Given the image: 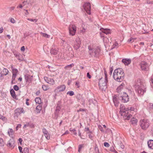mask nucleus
I'll list each match as a JSON object with an SVG mask.
<instances>
[{"label":"nucleus","instance_id":"37998d69","mask_svg":"<svg viewBox=\"0 0 153 153\" xmlns=\"http://www.w3.org/2000/svg\"><path fill=\"white\" fill-rule=\"evenodd\" d=\"M13 88L16 91H17L19 90V88L18 86L16 85H14L13 86Z\"/></svg>","mask_w":153,"mask_h":153},{"label":"nucleus","instance_id":"39448f33","mask_svg":"<svg viewBox=\"0 0 153 153\" xmlns=\"http://www.w3.org/2000/svg\"><path fill=\"white\" fill-rule=\"evenodd\" d=\"M108 81H106L104 79L101 78L99 83V85L100 89L102 91H105L107 88V83Z\"/></svg>","mask_w":153,"mask_h":153},{"label":"nucleus","instance_id":"9d476101","mask_svg":"<svg viewBox=\"0 0 153 153\" xmlns=\"http://www.w3.org/2000/svg\"><path fill=\"white\" fill-rule=\"evenodd\" d=\"M44 79L47 83L50 85H54L55 84V81L52 78H49L47 76H45L44 77Z\"/></svg>","mask_w":153,"mask_h":153},{"label":"nucleus","instance_id":"a878e982","mask_svg":"<svg viewBox=\"0 0 153 153\" xmlns=\"http://www.w3.org/2000/svg\"><path fill=\"white\" fill-rule=\"evenodd\" d=\"M42 109V106L40 105H38L36 108V111L37 113L40 112Z\"/></svg>","mask_w":153,"mask_h":153},{"label":"nucleus","instance_id":"680f3d73","mask_svg":"<svg viewBox=\"0 0 153 153\" xmlns=\"http://www.w3.org/2000/svg\"><path fill=\"white\" fill-rule=\"evenodd\" d=\"M120 147L122 149H123L124 148V146L122 143L120 144Z\"/></svg>","mask_w":153,"mask_h":153},{"label":"nucleus","instance_id":"393cba45","mask_svg":"<svg viewBox=\"0 0 153 153\" xmlns=\"http://www.w3.org/2000/svg\"><path fill=\"white\" fill-rule=\"evenodd\" d=\"M35 101L36 104H40L42 103L41 98L39 97H36L35 99Z\"/></svg>","mask_w":153,"mask_h":153},{"label":"nucleus","instance_id":"e2e57ef3","mask_svg":"<svg viewBox=\"0 0 153 153\" xmlns=\"http://www.w3.org/2000/svg\"><path fill=\"white\" fill-rule=\"evenodd\" d=\"M40 93V92L39 91H37L36 93V95H38Z\"/></svg>","mask_w":153,"mask_h":153},{"label":"nucleus","instance_id":"a19ab883","mask_svg":"<svg viewBox=\"0 0 153 153\" xmlns=\"http://www.w3.org/2000/svg\"><path fill=\"white\" fill-rule=\"evenodd\" d=\"M104 74L105 75V79H104L106 81H108V75L107 72L106 71H104Z\"/></svg>","mask_w":153,"mask_h":153},{"label":"nucleus","instance_id":"09e8293b","mask_svg":"<svg viewBox=\"0 0 153 153\" xmlns=\"http://www.w3.org/2000/svg\"><path fill=\"white\" fill-rule=\"evenodd\" d=\"M1 119L3 121H5L7 120V119L5 117L2 116Z\"/></svg>","mask_w":153,"mask_h":153},{"label":"nucleus","instance_id":"dca6fc26","mask_svg":"<svg viewBox=\"0 0 153 153\" xmlns=\"http://www.w3.org/2000/svg\"><path fill=\"white\" fill-rule=\"evenodd\" d=\"M81 42L79 39L76 41L74 45V48L76 50H77L80 47Z\"/></svg>","mask_w":153,"mask_h":153},{"label":"nucleus","instance_id":"6ab92c4d","mask_svg":"<svg viewBox=\"0 0 153 153\" xmlns=\"http://www.w3.org/2000/svg\"><path fill=\"white\" fill-rule=\"evenodd\" d=\"M122 62L125 65H128L130 64L131 62V60L130 59H124L122 60Z\"/></svg>","mask_w":153,"mask_h":153},{"label":"nucleus","instance_id":"ea45409f","mask_svg":"<svg viewBox=\"0 0 153 153\" xmlns=\"http://www.w3.org/2000/svg\"><path fill=\"white\" fill-rule=\"evenodd\" d=\"M10 22L13 24L15 23L16 22V21L15 19L12 18H11L10 19Z\"/></svg>","mask_w":153,"mask_h":153},{"label":"nucleus","instance_id":"4468645a","mask_svg":"<svg viewBox=\"0 0 153 153\" xmlns=\"http://www.w3.org/2000/svg\"><path fill=\"white\" fill-rule=\"evenodd\" d=\"M32 76H30L28 74H27L25 76V79L27 83H30L32 80Z\"/></svg>","mask_w":153,"mask_h":153},{"label":"nucleus","instance_id":"aec40b11","mask_svg":"<svg viewBox=\"0 0 153 153\" xmlns=\"http://www.w3.org/2000/svg\"><path fill=\"white\" fill-rule=\"evenodd\" d=\"M124 84L122 83L117 88V91L118 93H120L123 90V88L124 87Z\"/></svg>","mask_w":153,"mask_h":153},{"label":"nucleus","instance_id":"412c9836","mask_svg":"<svg viewBox=\"0 0 153 153\" xmlns=\"http://www.w3.org/2000/svg\"><path fill=\"white\" fill-rule=\"evenodd\" d=\"M102 32L107 34L111 33L110 30L108 29H104L103 28H101L100 29Z\"/></svg>","mask_w":153,"mask_h":153},{"label":"nucleus","instance_id":"c03bdc74","mask_svg":"<svg viewBox=\"0 0 153 153\" xmlns=\"http://www.w3.org/2000/svg\"><path fill=\"white\" fill-rule=\"evenodd\" d=\"M83 147V145H80L79 146L78 151L80 152L81 149Z\"/></svg>","mask_w":153,"mask_h":153},{"label":"nucleus","instance_id":"69168bd1","mask_svg":"<svg viewBox=\"0 0 153 153\" xmlns=\"http://www.w3.org/2000/svg\"><path fill=\"white\" fill-rule=\"evenodd\" d=\"M28 125H29L28 124L25 125L24 126L23 128H26L28 126Z\"/></svg>","mask_w":153,"mask_h":153},{"label":"nucleus","instance_id":"423d86ee","mask_svg":"<svg viewBox=\"0 0 153 153\" xmlns=\"http://www.w3.org/2000/svg\"><path fill=\"white\" fill-rule=\"evenodd\" d=\"M120 100L123 102H127L129 101V97L126 93L123 92L120 95Z\"/></svg>","mask_w":153,"mask_h":153},{"label":"nucleus","instance_id":"49530a36","mask_svg":"<svg viewBox=\"0 0 153 153\" xmlns=\"http://www.w3.org/2000/svg\"><path fill=\"white\" fill-rule=\"evenodd\" d=\"M18 148L20 152L21 153H23V152L22 150V148L20 146H19Z\"/></svg>","mask_w":153,"mask_h":153},{"label":"nucleus","instance_id":"79ce46f5","mask_svg":"<svg viewBox=\"0 0 153 153\" xmlns=\"http://www.w3.org/2000/svg\"><path fill=\"white\" fill-rule=\"evenodd\" d=\"M108 39L107 37H104L103 38V41L104 42L106 43L107 44L108 43Z\"/></svg>","mask_w":153,"mask_h":153},{"label":"nucleus","instance_id":"c9c22d12","mask_svg":"<svg viewBox=\"0 0 153 153\" xmlns=\"http://www.w3.org/2000/svg\"><path fill=\"white\" fill-rule=\"evenodd\" d=\"M42 88L43 90L44 91H47L49 89L48 86L45 85H43L42 86Z\"/></svg>","mask_w":153,"mask_h":153},{"label":"nucleus","instance_id":"bf43d9fd","mask_svg":"<svg viewBox=\"0 0 153 153\" xmlns=\"http://www.w3.org/2000/svg\"><path fill=\"white\" fill-rule=\"evenodd\" d=\"M3 31V27H2L0 28V33H2Z\"/></svg>","mask_w":153,"mask_h":153},{"label":"nucleus","instance_id":"58836bf2","mask_svg":"<svg viewBox=\"0 0 153 153\" xmlns=\"http://www.w3.org/2000/svg\"><path fill=\"white\" fill-rule=\"evenodd\" d=\"M129 109V111H136L137 109H135L133 107H131L130 108V109Z\"/></svg>","mask_w":153,"mask_h":153},{"label":"nucleus","instance_id":"0e129e2a","mask_svg":"<svg viewBox=\"0 0 153 153\" xmlns=\"http://www.w3.org/2000/svg\"><path fill=\"white\" fill-rule=\"evenodd\" d=\"M71 64L70 65H68L67 66H66L65 68H67L69 67H71Z\"/></svg>","mask_w":153,"mask_h":153},{"label":"nucleus","instance_id":"13d9d810","mask_svg":"<svg viewBox=\"0 0 153 153\" xmlns=\"http://www.w3.org/2000/svg\"><path fill=\"white\" fill-rule=\"evenodd\" d=\"M76 85L77 86V88H79V82H76Z\"/></svg>","mask_w":153,"mask_h":153},{"label":"nucleus","instance_id":"cd10ccee","mask_svg":"<svg viewBox=\"0 0 153 153\" xmlns=\"http://www.w3.org/2000/svg\"><path fill=\"white\" fill-rule=\"evenodd\" d=\"M58 52V49H52L51 51V54L53 55H56L57 53Z\"/></svg>","mask_w":153,"mask_h":153},{"label":"nucleus","instance_id":"6e6552de","mask_svg":"<svg viewBox=\"0 0 153 153\" xmlns=\"http://www.w3.org/2000/svg\"><path fill=\"white\" fill-rule=\"evenodd\" d=\"M11 69L12 70V76L11 83L12 84H15V78L18 71L17 69L14 68L13 67H11Z\"/></svg>","mask_w":153,"mask_h":153},{"label":"nucleus","instance_id":"72a5a7b5","mask_svg":"<svg viewBox=\"0 0 153 153\" xmlns=\"http://www.w3.org/2000/svg\"><path fill=\"white\" fill-rule=\"evenodd\" d=\"M87 133L88 134L89 138L92 139L93 137L92 135L91 132V131H89L87 132Z\"/></svg>","mask_w":153,"mask_h":153},{"label":"nucleus","instance_id":"ddd939ff","mask_svg":"<svg viewBox=\"0 0 153 153\" xmlns=\"http://www.w3.org/2000/svg\"><path fill=\"white\" fill-rule=\"evenodd\" d=\"M66 86L65 85H62L58 86L55 89V90L58 92L63 91L65 90Z\"/></svg>","mask_w":153,"mask_h":153},{"label":"nucleus","instance_id":"a211bd4d","mask_svg":"<svg viewBox=\"0 0 153 153\" xmlns=\"http://www.w3.org/2000/svg\"><path fill=\"white\" fill-rule=\"evenodd\" d=\"M42 132L44 134L46 139L47 140H49L50 139V136L46 129L45 128H43Z\"/></svg>","mask_w":153,"mask_h":153},{"label":"nucleus","instance_id":"de8ad7c7","mask_svg":"<svg viewBox=\"0 0 153 153\" xmlns=\"http://www.w3.org/2000/svg\"><path fill=\"white\" fill-rule=\"evenodd\" d=\"M134 40V39L132 38H130L128 40L129 42H132Z\"/></svg>","mask_w":153,"mask_h":153},{"label":"nucleus","instance_id":"c85d7f7f","mask_svg":"<svg viewBox=\"0 0 153 153\" xmlns=\"http://www.w3.org/2000/svg\"><path fill=\"white\" fill-rule=\"evenodd\" d=\"M131 122L132 124L134 125H135L137 124V120L135 118H133L131 120Z\"/></svg>","mask_w":153,"mask_h":153},{"label":"nucleus","instance_id":"3c124183","mask_svg":"<svg viewBox=\"0 0 153 153\" xmlns=\"http://www.w3.org/2000/svg\"><path fill=\"white\" fill-rule=\"evenodd\" d=\"M85 32V30L84 28H83L80 31V32L82 33L83 34H84Z\"/></svg>","mask_w":153,"mask_h":153},{"label":"nucleus","instance_id":"e433bc0d","mask_svg":"<svg viewBox=\"0 0 153 153\" xmlns=\"http://www.w3.org/2000/svg\"><path fill=\"white\" fill-rule=\"evenodd\" d=\"M24 153H29V149L28 148L25 147L23 149Z\"/></svg>","mask_w":153,"mask_h":153},{"label":"nucleus","instance_id":"c756f323","mask_svg":"<svg viewBox=\"0 0 153 153\" xmlns=\"http://www.w3.org/2000/svg\"><path fill=\"white\" fill-rule=\"evenodd\" d=\"M40 33L42 36L46 38H49L50 37V36L46 33L41 32Z\"/></svg>","mask_w":153,"mask_h":153},{"label":"nucleus","instance_id":"774afa93","mask_svg":"<svg viewBox=\"0 0 153 153\" xmlns=\"http://www.w3.org/2000/svg\"><path fill=\"white\" fill-rule=\"evenodd\" d=\"M22 7H23V6L22 4H20L19 5V6H18L17 7V8L19 7L20 8H22Z\"/></svg>","mask_w":153,"mask_h":153},{"label":"nucleus","instance_id":"864d4df0","mask_svg":"<svg viewBox=\"0 0 153 153\" xmlns=\"http://www.w3.org/2000/svg\"><path fill=\"white\" fill-rule=\"evenodd\" d=\"M25 46H23L21 48V50L22 51H25Z\"/></svg>","mask_w":153,"mask_h":153},{"label":"nucleus","instance_id":"4c0bfd02","mask_svg":"<svg viewBox=\"0 0 153 153\" xmlns=\"http://www.w3.org/2000/svg\"><path fill=\"white\" fill-rule=\"evenodd\" d=\"M67 94H69L70 96H73L74 94V93L73 91H68L67 93Z\"/></svg>","mask_w":153,"mask_h":153},{"label":"nucleus","instance_id":"0eeeda50","mask_svg":"<svg viewBox=\"0 0 153 153\" xmlns=\"http://www.w3.org/2000/svg\"><path fill=\"white\" fill-rule=\"evenodd\" d=\"M140 123L141 127L143 129H146L149 126V121L146 119L141 120L140 121Z\"/></svg>","mask_w":153,"mask_h":153},{"label":"nucleus","instance_id":"8fccbe9b","mask_svg":"<svg viewBox=\"0 0 153 153\" xmlns=\"http://www.w3.org/2000/svg\"><path fill=\"white\" fill-rule=\"evenodd\" d=\"M149 108L150 110L153 109V104H150Z\"/></svg>","mask_w":153,"mask_h":153},{"label":"nucleus","instance_id":"bb28decb","mask_svg":"<svg viewBox=\"0 0 153 153\" xmlns=\"http://www.w3.org/2000/svg\"><path fill=\"white\" fill-rule=\"evenodd\" d=\"M9 71L6 68H4L2 72V74L3 75H6L8 73Z\"/></svg>","mask_w":153,"mask_h":153},{"label":"nucleus","instance_id":"7ed1b4c3","mask_svg":"<svg viewBox=\"0 0 153 153\" xmlns=\"http://www.w3.org/2000/svg\"><path fill=\"white\" fill-rule=\"evenodd\" d=\"M135 88L138 93L142 95L146 92V84L143 82L138 81L135 86Z\"/></svg>","mask_w":153,"mask_h":153},{"label":"nucleus","instance_id":"9b49d317","mask_svg":"<svg viewBox=\"0 0 153 153\" xmlns=\"http://www.w3.org/2000/svg\"><path fill=\"white\" fill-rule=\"evenodd\" d=\"M141 68L142 70L146 71L148 69L149 65L146 62H141L140 64Z\"/></svg>","mask_w":153,"mask_h":153},{"label":"nucleus","instance_id":"4be33fe9","mask_svg":"<svg viewBox=\"0 0 153 153\" xmlns=\"http://www.w3.org/2000/svg\"><path fill=\"white\" fill-rule=\"evenodd\" d=\"M148 144L149 147L152 149H153V140H150L148 142Z\"/></svg>","mask_w":153,"mask_h":153},{"label":"nucleus","instance_id":"20e7f679","mask_svg":"<svg viewBox=\"0 0 153 153\" xmlns=\"http://www.w3.org/2000/svg\"><path fill=\"white\" fill-rule=\"evenodd\" d=\"M89 52L90 55L94 56L98 54L100 51V48L99 47L93 45H90L88 47Z\"/></svg>","mask_w":153,"mask_h":153},{"label":"nucleus","instance_id":"4d7b16f0","mask_svg":"<svg viewBox=\"0 0 153 153\" xmlns=\"http://www.w3.org/2000/svg\"><path fill=\"white\" fill-rule=\"evenodd\" d=\"M99 128L101 131H104V130L102 128L101 126H99Z\"/></svg>","mask_w":153,"mask_h":153},{"label":"nucleus","instance_id":"f704fd0d","mask_svg":"<svg viewBox=\"0 0 153 153\" xmlns=\"http://www.w3.org/2000/svg\"><path fill=\"white\" fill-rule=\"evenodd\" d=\"M27 19L28 20L30 21L31 22H37V21H38V19H32L28 18V19Z\"/></svg>","mask_w":153,"mask_h":153},{"label":"nucleus","instance_id":"b1692460","mask_svg":"<svg viewBox=\"0 0 153 153\" xmlns=\"http://www.w3.org/2000/svg\"><path fill=\"white\" fill-rule=\"evenodd\" d=\"M8 133L9 136L12 137L14 134L13 130L11 128H9L8 131Z\"/></svg>","mask_w":153,"mask_h":153},{"label":"nucleus","instance_id":"f8f14e48","mask_svg":"<svg viewBox=\"0 0 153 153\" xmlns=\"http://www.w3.org/2000/svg\"><path fill=\"white\" fill-rule=\"evenodd\" d=\"M83 7L87 13L89 14H91V4L89 3H86L84 4Z\"/></svg>","mask_w":153,"mask_h":153},{"label":"nucleus","instance_id":"5fc2aeb1","mask_svg":"<svg viewBox=\"0 0 153 153\" xmlns=\"http://www.w3.org/2000/svg\"><path fill=\"white\" fill-rule=\"evenodd\" d=\"M19 143L20 145H22V140L21 138H19Z\"/></svg>","mask_w":153,"mask_h":153},{"label":"nucleus","instance_id":"052dcab7","mask_svg":"<svg viewBox=\"0 0 153 153\" xmlns=\"http://www.w3.org/2000/svg\"><path fill=\"white\" fill-rule=\"evenodd\" d=\"M24 10L26 11V12L25 13V15H28L29 14V13L27 11V10Z\"/></svg>","mask_w":153,"mask_h":153},{"label":"nucleus","instance_id":"f03ea898","mask_svg":"<svg viewBox=\"0 0 153 153\" xmlns=\"http://www.w3.org/2000/svg\"><path fill=\"white\" fill-rule=\"evenodd\" d=\"M129 112L128 108L123 105L120 106V113L124 119L128 120L131 117L132 115L128 113Z\"/></svg>","mask_w":153,"mask_h":153},{"label":"nucleus","instance_id":"5701e85b","mask_svg":"<svg viewBox=\"0 0 153 153\" xmlns=\"http://www.w3.org/2000/svg\"><path fill=\"white\" fill-rule=\"evenodd\" d=\"M15 112L16 113H18L19 114L22 113H24V111L22 108H19L16 109L15 110Z\"/></svg>","mask_w":153,"mask_h":153},{"label":"nucleus","instance_id":"f257e3e1","mask_svg":"<svg viewBox=\"0 0 153 153\" xmlns=\"http://www.w3.org/2000/svg\"><path fill=\"white\" fill-rule=\"evenodd\" d=\"M124 73L123 69L117 68L114 70L113 77L114 79L118 82L122 81L124 79Z\"/></svg>","mask_w":153,"mask_h":153},{"label":"nucleus","instance_id":"473e14b6","mask_svg":"<svg viewBox=\"0 0 153 153\" xmlns=\"http://www.w3.org/2000/svg\"><path fill=\"white\" fill-rule=\"evenodd\" d=\"M4 143L3 139L0 138V146H2L4 145Z\"/></svg>","mask_w":153,"mask_h":153},{"label":"nucleus","instance_id":"2eb2a0df","mask_svg":"<svg viewBox=\"0 0 153 153\" xmlns=\"http://www.w3.org/2000/svg\"><path fill=\"white\" fill-rule=\"evenodd\" d=\"M7 146L10 148L13 149L14 146V141L13 139H10L8 142Z\"/></svg>","mask_w":153,"mask_h":153},{"label":"nucleus","instance_id":"6e6d98bb","mask_svg":"<svg viewBox=\"0 0 153 153\" xmlns=\"http://www.w3.org/2000/svg\"><path fill=\"white\" fill-rule=\"evenodd\" d=\"M87 76L89 79L91 78V76L90 75L89 73H88L87 74Z\"/></svg>","mask_w":153,"mask_h":153},{"label":"nucleus","instance_id":"603ef678","mask_svg":"<svg viewBox=\"0 0 153 153\" xmlns=\"http://www.w3.org/2000/svg\"><path fill=\"white\" fill-rule=\"evenodd\" d=\"M21 127V125L19 124L17 125V126L16 127V130H18V129L19 128H20Z\"/></svg>","mask_w":153,"mask_h":153},{"label":"nucleus","instance_id":"f3484780","mask_svg":"<svg viewBox=\"0 0 153 153\" xmlns=\"http://www.w3.org/2000/svg\"><path fill=\"white\" fill-rule=\"evenodd\" d=\"M113 101L115 106H118L119 104V101L117 96H114Z\"/></svg>","mask_w":153,"mask_h":153},{"label":"nucleus","instance_id":"338daca9","mask_svg":"<svg viewBox=\"0 0 153 153\" xmlns=\"http://www.w3.org/2000/svg\"><path fill=\"white\" fill-rule=\"evenodd\" d=\"M144 45V43L143 42H141L140 43V45Z\"/></svg>","mask_w":153,"mask_h":153},{"label":"nucleus","instance_id":"2f4dec72","mask_svg":"<svg viewBox=\"0 0 153 153\" xmlns=\"http://www.w3.org/2000/svg\"><path fill=\"white\" fill-rule=\"evenodd\" d=\"M10 93L11 96L13 97V98H15L16 96L15 92L14 90L13 89H11L10 91Z\"/></svg>","mask_w":153,"mask_h":153},{"label":"nucleus","instance_id":"7c9ffc66","mask_svg":"<svg viewBox=\"0 0 153 153\" xmlns=\"http://www.w3.org/2000/svg\"><path fill=\"white\" fill-rule=\"evenodd\" d=\"M118 47V44L116 41H114L113 42V44L112 45V48H117Z\"/></svg>","mask_w":153,"mask_h":153},{"label":"nucleus","instance_id":"a18cd8bd","mask_svg":"<svg viewBox=\"0 0 153 153\" xmlns=\"http://www.w3.org/2000/svg\"><path fill=\"white\" fill-rule=\"evenodd\" d=\"M104 146L106 147H108L110 146V145L107 142L104 143Z\"/></svg>","mask_w":153,"mask_h":153},{"label":"nucleus","instance_id":"1a4fd4ad","mask_svg":"<svg viewBox=\"0 0 153 153\" xmlns=\"http://www.w3.org/2000/svg\"><path fill=\"white\" fill-rule=\"evenodd\" d=\"M69 30L70 35L73 36L75 35L76 31V27L74 25H70L69 27Z\"/></svg>","mask_w":153,"mask_h":153}]
</instances>
